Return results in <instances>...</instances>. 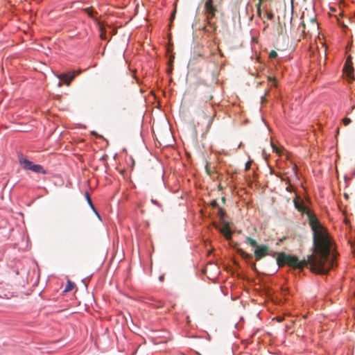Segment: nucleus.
<instances>
[{
    "label": "nucleus",
    "instance_id": "f257e3e1",
    "mask_svg": "<svg viewBox=\"0 0 355 355\" xmlns=\"http://www.w3.org/2000/svg\"><path fill=\"white\" fill-rule=\"evenodd\" d=\"M309 225L313 232V242L315 254L308 256L306 260L300 261L296 256L285 252L277 253V263L279 267L285 265L294 269H303L310 265L312 272L324 275L334 266L335 256L332 254L331 243L327 230L320 224L317 218L309 216Z\"/></svg>",
    "mask_w": 355,
    "mask_h": 355
},
{
    "label": "nucleus",
    "instance_id": "f03ea898",
    "mask_svg": "<svg viewBox=\"0 0 355 355\" xmlns=\"http://www.w3.org/2000/svg\"><path fill=\"white\" fill-rule=\"evenodd\" d=\"M245 242L255 248L254 256L257 261H259L270 254V248L268 245H258L257 241L249 236L246 237Z\"/></svg>",
    "mask_w": 355,
    "mask_h": 355
},
{
    "label": "nucleus",
    "instance_id": "7ed1b4c3",
    "mask_svg": "<svg viewBox=\"0 0 355 355\" xmlns=\"http://www.w3.org/2000/svg\"><path fill=\"white\" fill-rule=\"evenodd\" d=\"M204 9L206 12L207 17L206 20L207 21V24L211 27H213L212 24L211 23V20L215 17L216 12L217 11V6L214 4L213 0H205Z\"/></svg>",
    "mask_w": 355,
    "mask_h": 355
},
{
    "label": "nucleus",
    "instance_id": "20e7f679",
    "mask_svg": "<svg viewBox=\"0 0 355 355\" xmlns=\"http://www.w3.org/2000/svg\"><path fill=\"white\" fill-rule=\"evenodd\" d=\"M80 73V71H73L72 73L69 74L67 73H62L56 75L57 78L61 80H63L67 85H69L71 82L73 80L75 76Z\"/></svg>",
    "mask_w": 355,
    "mask_h": 355
},
{
    "label": "nucleus",
    "instance_id": "39448f33",
    "mask_svg": "<svg viewBox=\"0 0 355 355\" xmlns=\"http://www.w3.org/2000/svg\"><path fill=\"white\" fill-rule=\"evenodd\" d=\"M115 336L116 341H117V347L119 350H125L126 347V343H128V338L125 336V334H113Z\"/></svg>",
    "mask_w": 355,
    "mask_h": 355
},
{
    "label": "nucleus",
    "instance_id": "423d86ee",
    "mask_svg": "<svg viewBox=\"0 0 355 355\" xmlns=\"http://www.w3.org/2000/svg\"><path fill=\"white\" fill-rule=\"evenodd\" d=\"M295 207L296 209H297L298 211L303 212V213H307L308 218H309L310 216H312V214L309 211L307 207L304 205L303 202H300L298 199L295 198L293 200ZM314 216V215H313ZM316 218V216H315Z\"/></svg>",
    "mask_w": 355,
    "mask_h": 355
},
{
    "label": "nucleus",
    "instance_id": "0eeeda50",
    "mask_svg": "<svg viewBox=\"0 0 355 355\" xmlns=\"http://www.w3.org/2000/svg\"><path fill=\"white\" fill-rule=\"evenodd\" d=\"M219 231H220V232L221 234H223L225 236L226 239L230 240L232 239V231L230 230V227L228 222L225 221L223 223V228L220 229Z\"/></svg>",
    "mask_w": 355,
    "mask_h": 355
},
{
    "label": "nucleus",
    "instance_id": "6e6552de",
    "mask_svg": "<svg viewBox=\"0 0 355 355\" xmlns=\"http://www.w3.org/2000/svg\"><path fill=\"white\" fill-rule=\"evenodd\" d=\"M83 11L87 14V15L97 24H99L100 22L98 21V17H96L97 12L94 11L92 7H88L83 9Z\"/></svg>",
    "mask_w": 355,
    "mask_h": 355
},
{
    "label": "nucleus",
    "instance_id": "1a4fd4ad",
    "mask_svg": "<svg viewBox=\"0 0 355 355\" xmlns=\"http://www.w3.org/2000/svg\"><path fill=\"white\" fill-rule=\"evenodd\" d=\"M19 163L21 165V166L26 170L32 171L33 166H35V164L33 162L22 157L19 158Z\"/></svg>",
    "mask_w": 355,
    "mask_h": 355
},
{
    "label": "nucleus",
    "instance_id": "9d476101",
    "mask_svg": "<svg viewBox=\"0 0 355 355\" xmlns=\"http://www.w3.org/2000/svg\"><path fill=\"white\" fill-rule=\"evenodd\" d=\"M148 336V339L150 342H151L153 345H159L162 343H165L166 340L161 337H152L149 336L148 334H146Z\"/></svg>",
    "mask_w": 355,
    "mask_h": 355
},
{
    "label": "nucleus",
    "instance_id": "9b49d317",
    "mask_svg": "<svg viewBox=\"0 0 355 355\" xmlns=\"http://www.w3.org/2000/svg\"><path fill=\"white\" fill-rule=\"evenodd\" d=\"M309 23L310 24V27L308 29V32H309L310 31H318L319 25L315 18L310 19L309 20Z\"/></svg>",
    "mask_w": 355,
    "mask_h": 355
},
{
    "label": "nucleus",
    "instance_id": "f8f14e48",
    "mask_svg": "<svg viewBox=\"0 0 355 355\" xmlns=\"http://www.w3.org/2000/svg\"><path fill=\"white\" fill-rule=\"evenodd\" d=\"M343 71H344L345 73H347V76L348 77H350L352 76L353 71H354V69H353V67L351 65L348 64L346 62L345 64V67L343 68Z\"/></svg>",
    "mask_w": 355,
    "mask_h": 355
},
{
    "label": "nucleus",
    "instance_id": "ddd939ff",
    "mask_svg": "<svg viewBox=\"0 0 355 355\" xmlns=\"http://www.w3.org/2000/svg\"><path fill=\"white\" fill-rule=\"evenodd\" d=\"M237 252H238V253L240 254V255L242 257V258L244 259L245 260H248L252 257V254L245 252L241 248H238Z\"/></svg>",
    "mask_w": 355,
    "mask_h": 355
},
{
    "label": "nucleus",
    "instance_id": "4468645a",
    "mask_svg": "<svg viewBox=\"0 0 355 355\" xmlns=\"http://www.w3.org/2000/svg\"><path fill=\"white\" fill-rule=\"evenodd\" d=\"M31 171H33L37 173H46V171L44 170L43 167L40 164H35V166H33Z\"/></svg>",
    "mask_w": 355,
    "mask_h": 355
},
{
    "label": "nucleus",
    "instance_id": "2eb2a0df",
    "mask_svg": "<svg viewBox=\"0 0 355 355\" xmlns=\"http://www.w3.org/2000/svg\"><path fill=\"white\" fill-rule=\"evenodd\" d=\"M99 26V30H100V37L102 40H105L106 39V31H105V27L99 24H98Z\"/></svg>",
    "mask_w": 355,
    "mask_h": 355
},
{
    "label": "nucleus",
    "instance_id": "dca6fc26",
    "mask_svg": "<svg viewBox=\"0 0 355 355\" xmlns=\"http://www.w3.org/2000/svg\"><path fill=\"white\" fill-rule=\"evenodd\" d=\"M218 216L220 220H223L225 216V211L220 207H218Z\"/></svg>",
    "mask_w": 355,
    "mask_h": 355
},
{
    "label": "nucleus",
    "instance_id": "f3484780",
    "mask_svg": "<svg viewBox=\"0 0 355 355\" xmlns=\"http://www.w3.org/2000/svg\"><path fill=\"white\" fill-rule=\"evenodd\" d=\"M55 344H58L59 347H63L65 345L67 342L63 339H58L53 341Z\"/></svg>",
    "mask_w": 355,
    "mask_h": 355
},
{
    "label": "nucleus",
    "instance_id": "a211bd4d",
    "mask_svg": "<svg viewBox=\"0 0 355 355\" xmlns=\"http://www.w3.org/2000/svg\"><path fill=\"white\" fill-rule=\"evenodd\" d=\"M86 198H87V200L88 203H89V205L91 206V207L93 209V210H94V211L96 212V214L97 215H98V214H97L96 211L95 210V209H94V207L93 205H92V200H91V198H90V197H89V193H88L87 192L86 193ZM98 216L99 217V216Z\"/></svg>",
    "mask_w": 355,
    "mask_h": 355
},
{
    "label": "nucleus",
    "instance_id": "6ab92c4d",
    "mask_svg": "<svg viewBox=\"0 0 355 355\" xmlns=\"http://www.w3.org/2000/svg\"><path fill=\"white\" fill-rule=\"evenodd\" d=\"M73 288V284L71 282H68V284L64 289V292L70 291Z\"/></svg>",
    "mask_w": 355,
    "mask_h": 355
},
{
    "label": "nucleus",
    "instance_id": "aec40b11",
    "mask_svg": "<svg viewBox=\"0 0 355 355\" xmlns=\"http://www.w3.org/2000/svg\"><path fill=\"white\" fill-rule=\"evenodd\" d=\"M269 57L270 58H275L277 57V53L274 51V50H272L270 52V54H269Z\"/></svg>",
    "mask_w": 355,
    "mask_h": 355
},
{
    "label": "nucleus",
    "instance_id": "412c9836",
    "mask_svg": "<svg viewBox=\"0 0 355 355\" xmlns=\"http://www.w3.org/2000/svg\"><path fill=\"white\" fill-rule=\"evenodd\" d=\"M343 123L345 125H348L351 123V119L349 118L345 117L343 119Z\"/></svg>",
    "mask_w": 355,
    "mask_h": 355
},
{
    "label": "nucleus",
    "instance_id": "4be33fe9",
    "mask_svg": "<svg viewBox=\"0 0 355 355\" xmlns=\"http://www.w3.org/2000/svg\"><path fill=\"white\" fill-rule=\"evenodd\" d=\"M212 98H213V96H212V94H209L208 95H205V96H204V100H205V101H211Z\"/></svg>",
    "mask_w": 355,
    "mask_h": 355
},
{
    "label": "nucleus",
    "instance_id": "5701e85b",
    "mask_svg": "<svg viewBox=\"0 0 355 355\" xmlns=\"http://www.w3.org/2000/svg\"><path fill=\"white\" fill-rule=\"evenodd\" d=\"M210 206H211L212 208H215V207H218V202H217V200H212V201L210 202Z\"/></svg>",
    "mask_w": 355,
    "mask_h": 355
},
{
    "label": "nucleus",
    "instance_id": "b1692460",
    "mask_svg": "<svg viewBox=\"0 0 355 355\" xmlns=\"http://www.w3.org/2000/svg\"><path fill=\"white\" fill-rule=\"evenodd\" d=\"M251 166V162L249 161L245 164V170H249Z\"/></svg>",
    "mask_w": 355,
    "mask_h": 355
},
{
    "label": "nucleus",
    "instance_id": "393cba45",
    "mask_svg": "<svg viewBox=\"0 0 355 355\" xmlns=\"http://www.w3.org/2000/svg\"><path fill=\"white\" fill-rule=\"evenodd\" d=\"M257 13L259 15H261L260 2H259L257 3Z\"/></svg>",
    "mask_w": 355,
    "mask_h": 355
},
{
    "label": "nucleus",
    "instance_id": "a878e982",
    "mask_svg": "<svg viewBox=\"0 0 355 355\" xmlns=\"http://www.w3.org/2000/svg\"><path fill=\"white\" fill-rule=\"evenodd\" d=\"M267 17L268 19H272L273 18V14L272 12H269L267 14Z\"/></svg>",
    "mask_w": 355,
    "mask_h": 355
},
{
    "label": "nucleus",
    "instance_id": "bb28decb",
    "mask_svg": "<svg viewBox=\"0 0 355 355\" xmlns=\"http://www.w3.org/2000/svg\"><path fill=\"white\" fill-rule=\"evenodd\" d=\"M251 268L252 270H254V271L257 270V266H256V263H252L251 264Z\"/></svg>",
    "mask_w": 355,
    "mask_h": 355
},
{
    "label": "nucleus",
    "instance_id": "cd10ccee",
    "mask_svg": "<svg viewBox=\"0 0 355 355\" xmlns=\"http://www.w3.org/2000/svg\"><path fill=\"white\" fill-rule=\"evenodd\" d=\"M272 146L273 148V149L277 153H279V150H278V148L273 144H272Z\"/></svg>",
    "mask_w": 355,
    "mask_h": 355
},
{
    "label": "nucleus",
    "instance_id": "c85d7f7f",
    "mask_svg": "<svg viewBox=\"0 0 355 355\" xmlns=\"http://www.w3.org/2000/svg\"><path fill=\"white\" fill-rule=\"evenodd\" d=\"M296 169H297V166L295 165H294L292 168V170L293 171V173L295 175H296Z\"/></svg>",
    "mask_w": 355,
    "mask_h": 355
},
{
    "label": "nucleus",
    "instance_id": "c756f323",
    "mask_svg": "<svg viewBox=\"0 0 355 355\" xmlns=\"http://www.w3.org/2000/svg\"><path fill=\"white\" fill-rule=\"evenodd\" d=\"M175 12H176V10H175L173 11V14H172V15H171V20H172V19H173V17H175Z\"/></svg>",
    "mask_w": 355,
    "mask_h": 355
},
{
    "label": "nucleus",
    "instance_id": "7c9ffc66",
    "mask_svg": "<svg viewBox=\"0 0 355 355\" xmlns=\"http://www.w3.org/2000/svg\"><path fill=\"white\" fill-rule=\"evenodd\" d=\"M302 26H304V31H305L306 29V24L304 21H302Z\"/></svg>",
    "mask_w": 355,
    "mask_h": 355
},
{
    "label": "nucleus",
    "instance_id": "2f4dec72",
    "mask_svg": "<svg viewBox=\"0 0 355 355\" xmlns=\"http://www.w3.org/2000/svg\"><path fill=\"white\" fill-rule=\"evenodd\" d=\"M203 29L205 31H207V32L209 31V29L207 26H205Z\"/></svg>",
    "mask_w": 355,
    "mask_h": 355
},
{
    "label": "nucleus",
    "instance_id": "473e14b6",
    "mask_svg": "<svg viewBox=\"0 0 355 355\" xmlns=\"http://www.w3.org/2000/svg\"><path fill=\"white\" fill-rule=\"evenodd\" d=\"M268 80H269L270 81H274V80H275V78H272V77H269V78H268Z\"/></svg>",
    "mask_w": 355,
    "mask_h": 355
},
{
    "label": "nucleus",
    "instance_id": "72a5a7b5",
    "mask_svg": "<svg viewBox=\"0 0 355 355\" xmlns=\"http://www.w3.org/2000/svg\"><path fill=\"white\" fill-rule=\"evenodd\" d=\"M221 200L223 203H225V197H223Z\"/></svg>",
    "mask_w": 355,
    "mask_h": 355
},
{
    "label": "nucleus",
    "instance_id": "f704fd0d",
    "mask_svg": "<svg viewBox=\"0 0 355 355\" xmlns=\"http://www.w3.org/2000/svg\"><path fill=\"white\" fill-rule=\"evenodd\" d=\"M207 337H206V338L207 339V340H210V336H209V334H207Z\"/></svg>",
    "mask_w": 355,
    "mask_h": 355
},
{
    "label": "nucleus",
    "instance_id": "c9c22d12",
    "mask_svg": "<svg viewBox=\"0 0 355 355\" xmlns=\"http://www.w3.org/2000/svg\"><path fill=\"white\" fill-rule=\"evenodd\" d=\"M58 85V87H62V84L61 82H59Z\"/></svg>",
    "mask_w": 355,
    "mask_h": 355
},
{
    "label": "nucleus",
    "instance_id": "e433bc0d",
    "mask_svg": "<svg viewBox=\"0 0 355 355\" xmlns=\"http://www.w3.org/2000/svg\"><path fill=\"white\" fill-rule=\"evenodd\" d=\"M192 338H201V336H198L196 334H195V336H192Z\"/></svg>",
    "mask_w": 355,
    "mask_h": 355
},
{
    "label": "nucleus",
    "instance_id": "4c0bfd02",
    "mask_svg": "<svg viewBox=\"0 0 355 355\" xmlns=\"http://www.w3.org/2000/svg\"><path fill=\"white\" fill-rule=\"evenodd\" d=\"M277 320L279 322H281L282 320V318H277Z\"/></svg>",
    "mask_w": 355,
    "mask_h": 355
},
{
    "label": "nucleus",
    "instance_id": "58836bf2",
    "mask_svg": "<svg viewBox=\"0 0 355 355\" xmlns=\"http://www.w3.org/2000/svg\"><path fill=\"white\" fill-rule=\"evenodd\" d=\"M160 280L162 281L164 279V277H160Z\"/></svg>",
    "mask_w": 355,
    "mask_h": 355
},
{
    "label": "nucleus",
    "instance_id": "ea45409f",
    "mask_svg": "<svg viewBox=\"0 0 355 355\" xmlns=\"http://www.w3.org/2000/svg\"><path fill=\"white\" fill-rule=\"evenodd\" d=\"M304 2L306 1V0H303Z\"/></svg>",
    "mask_w": 355,
    "mask_h": 355
}]
</instances>
